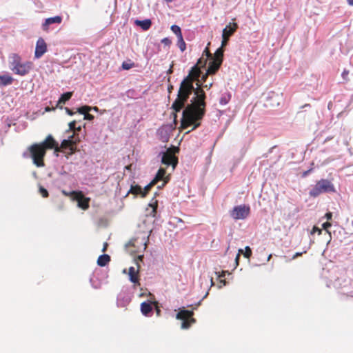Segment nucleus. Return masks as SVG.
Masks as SVG:
<instances>
[{"mask_svg": "<svg viewBox=\"0 0 353 353\" xmlns=\"http://www.w3.org/2000/svg\"><path fill=\"white\" fill-rule=\"evenodd\" d=\"M201 71L198 65L192 67L188 75L184 78L180 84L177 93V97L172 104L171 108L174 110L173 117L174 121L177 118V112H180L188 100L190 94L194 92L190 103L188 104L183 111L181 121V128L186 129L193 125L192 130L200 126V121L205 114V98L204 90L201 88V84L196 83L197 88H194L193 82L198 80Z\"/></svg>", "mask_w": 353, "mask_h": 353, "instance_id": "obj_1", "label": "nucleus"}, {"mask_svg": "<svg viewBox=\"0 0 353 353\" xmlns=\"http://www.w3.org/2000/svg\"><path fill=\"white\" fill-rule=\"evenodd\" d=\"M25 158H31L34 165L38 167L43 166L44 157V141L39 143H34L28 148V151L23 154Z\"/></svg>", "mask_w": 353, "mask_h": 353, "instance_id": "obj_2", "label": "nucleus"}, {"mask_svg": "<svg viewBox=\"0 0 353 353\" xmlns=\"http://www.w3.org/2000/svg\"><path fill=\"white\" fill-rule=\"evenodd\" d=\"M334 192L335 188L331 181L327 179H321L316 182L309 194L310 196L316 197L322 193Z\"/></svg>", "mask_w": 353, "mask_h": 353, "instance_id": "obj_3", "label": "nucleus"}, {"mask_svg": "<svg viewBox=\"0 0 353 353\" xmlns=\"http://www.w3.org/2000/svg\"><path fill=\"white\" fill-rule=\"evenodd\" d=\"M179 151L178 147L172 146L168 148L165 152H162L161 163L167 166L171 165L174 170L178 164V157L175 154Z\"/></svg>", "mask_w": 353, "mask_h": 353, "instance_id": "obj_4", "label": "nucleus"}, {"mask_svg": "<svg viewBox=\"0 0 353 353\" xmlns=\"http://www.w3.org/2000/svg\"><path fill=\"white\" fill-rule=\"evenodd\" d=\"M194 312L193 310H187L181 309L176 315V318L179 320H181V327L186 330L190 327L191 325L196 322V319L193 318Z\"/></svg>", "mask_w": 353, "mask_h": 353, "instance_id": "obj_5", "label": "nucleus"}, {"mask_svg": "<svg viewBox=\"0 0 353 353\" xmlns=\"http://www.w3.org/2000/svg\"><path fill=\"white\" fill-rule=\"evenodd\" d=\"M81 141V139L79 137H74V135H71L68 137V139H64L62 141L61 145V152H64L65 150H68L69 152L66 155L68 157L69 155H72L74 154L77 151V144Z\"/></svg>", "mask_w": 353, "mask_h": 353, "instance_id": "obj_6", "label": "nucleus"}, {"mask_svg": "<svg viewBox=\"0 0 353 353\" xmlns=\"http://www.w3.org/2000/svg\"><path fill=\"white\" fill-rule=\"evenodd\" d=\"M250 213V208L245 205L235 206L230 212V216L234 220L245 219Z\"/></svg>", "mask_w": 353, "mask_h": 353, "instance_id": "obj_7", "label": "nucleus"}, {"mask_svg": "<svg viewBox=\"0 0 353 353\" xmlns=\"http://www.w3.org/2000/svg\"><path fill=\"white\" fill-rule=\"evenodd\" d=\"M238 28V25L236 23H230L223 30L222 32V47H225L229 41L230 37H231Z\"/></svg>", "mask_w": 353, "mask_h": 353, "instance_id": "obj_8", "label": "nucleus"}, {"mask_svg": "<svg viewBox=\"0 0 353 353\" xmlns=\"http://www.w3.org/2000/svg\"><path fill=\"white\" fill-rule=\"evenodd\" d=\"M72 199L78 203V206L83 210H87L89 208L90 199L85 197L81 192H74L71 193Z\"/></svg>", "mask_w": 353, "mask_h": 353, "instance_id": "obj_9", "label": "nucleus"}, {"mask_svg": "<svg viewBox=\"0 0 353 353\" xmlns=\"http://www.w3.org/2000/svg\"><path fill=\"white\" fill-rule=\"evenodd\" d=\"M170 179V175H166L165 169L160 168L152 180L156 183V184H157L159 181H163L162 184L157 187L158 189H161L169 182Z\"/></svg>", "mask_w": 353, "mask_h": 353, "instance_id": "obj_10", "label": "nucleus"}, {"mask_svg": "<svg viewBox=\"0 0 353 353\" xmlns=\"http://www.w3.org/2000/svg\"><path fill=\"white\" fill-rule=\"evenodd\" d=\"M139 270H140V265H138V267L135 268L134 267H130L128 269V275L130 281L134 283V286H139Z\"/></svg>", "mask_w": 353, "mask_h": 353, "instance_id": "obj_11", "label": "nucleus"}, {"mask_svg": "<svg viewBox=\"0 0 353 353\" xmlns=\"http://www.w3.org/2000/svg\"><path fill=\"white\" fill-rule=\"evenodd\" d=\"M47 149H54V153L57 157L59 156V152H61V148L58 142L53 139L52 135L46 137V150Z\"/></svg>", "mask_w": 353, "mask_h": 353, "instance_id": "obj_12", "label": "nucleus"}, {"mask_svg": "<svg viewBox=\"0 0 353 353\" xmlns=\"http://www.w3.org/2000/svg\"><path fill=\"white\" fill-rule=\"evenodd\" d=\"M31 63L29 62L21 63L17 67L11 68V70L17 74L25 75L30 71Z\"/></svg>", "mask_w": 353, "mask_h": 353, "instance_id": "obj_13", "label": "nucleus"}, {"mask_svg": "<svg viewBox=\"0 0 353 353\" xmlns=\"http://www.w3.org/2000/svg\"><path fill=\"white\" fill-rule=\"evenodd\" d=\"M222 64V62H221L219 60H212L209 63V65L208 68V74H215L219 69L220 68L221 65Z\"/></svg>", "mask_w": 353, "mask_h": 353, "instance_id": "obj_14", "label": "nucleus"}, {"mask_svg": "<svg viewBox=\"0 0 353 353\" xmlns=\"http://www.w3.org/2000/svg\"><path fill=\"white\" fill-rule=\"evenodd\" d=\"M44 54V39L39 38L37 42L35 49V57L39 58Z\"/></svg>", "mask_w": 353, "mask_h": 353, "instance_id": "obj_15", "label": "nucleus"}, {"mask_svg": "<svg viewBox=\"0 0 353 353\" xmlns=\"http://www.w3.org/2000/svg\"><path fill=\"white\" fill-rule=\"evenodd\" d=\"M152 310V304L148 302H143L141 304V311L145 316H150V313Z\"/></svg>", "mask_w": 353, "mask_h": 353, "instance_id": "obj_16", "label": "nucleus"}, {"mask_svg": "<svg viewBox=\"0 0 353 353\" xmlns=\"http://www.w3.org/2000/svg\"><path fill=\"white\" fill-rule=\"evenodd\" d=\"M13 78L8 74L0 75V86H6L12 84Z\"/></svg>", "mask_w": 353, "mask_h": 353, "instance_id": "obj_17", "label": "nucleus"}, {"mask_svg": "<svg viewBox=\"0 0 353 353\" xmlns=\"http://www.w3.org/2000/svg\"><path fill=\"white\" fill-rule=\"evenodd\" d=\"M135 23L141 27L143 30H148L152 26V21L150 19H145L143 21L137 20Z\"/></svg>", "mask_w": 353, "mask_h": 353, "instance_id": "obj_18", "label": "nucleus"}, {"mask_svg": "<svg viewBox=\"0 0 353 353\" xmlns=\"http://www.w3.org/2000/svg\"><path fill=\"white\" fill-rule=\"evenodd\" d=\"M110 261V256L108 254H102L97 259V265L103 267L105 266Z\"/></svg>", "mask_w": 353, "mask_h": 353, "instance_id": "obj_19", "label": "nucleus"}, {"mask_svg": "<svg viewBox=\"0 0 353 353\" xmlns=\"http://www.w3.org/2000/svg\"><path fill=\"white\" fill-rule=\"evenodd\" d=\"M62 21V17L61 16H55L53 17H50L46 19V27L48 26L52 23H58L60 24Z\"/></svg>", "mask_w": 353, "mask_h": 353, "instance_id": "obj_20", "label": "nucleus"}, {"mask_svg": "<svg viewBox=\"0 0 353 353\" xmlns=\"http://www.w3.org/2000/svg\"><path fill=\"white\" fill-rule=\"evenodd\" d=\"M21 59L17 54H12L10 57V68L17 67V65H19L21 63Z\"/></svg>", "mask_w": 353, "mask_h": 353, "instance_id": "obj_21", "label": "nucleus"}, {"mask_svg": "<svg viewBox=\"0 0 353 353\" xmlns=\"http://www.w3.org/2000/svg\"><path fill=\"white\" fill-rule=\"evenodd\" d=\"M132 194L134 195L140 194L142 196V188L139 185H132L128 194Z\"/></svg>", "mask_w": 353, "mask_h": 353, "instance_id": "obj_22", "label": "nucleus"}, {"mask_svg": "<svg viewBox=\"0 0 353 353\" xmlns=\"http://www.w3.org/2000/svg\"><path fill=\"white\" fill-rule=\"evenodd\" d=\"M72 96V92H68L61 94V97L58 101V104H64L66 101H68Z\"/></svg>", "mask_w": 353, "mask_h": 353, "instance_id": "obj_23", "label": "nucleus"}, {"mask_svg": "<svg viewBox=\"0 0 353 353\" xmlns=\"http://www.w3.org/2000/svg\"><path fill=\"white\" fill-rule=\"evenodd\" d=\"M223 48L224 47H222V46L219 48L215 53H214V57L212 60H219L221 62H223V52H224V50H223Z\"/></svg>", "mask_w": 353, "mask_h": 353, "instance_id": "obj_24", "label": "nucleus"}, {"mask_svg": "<svg viewBox=\"0 0 353 353\" xmlns=\"http://www.w3.org/2000/svg\"><path fill=\"white\" fill-rule=\"evenodd\" d=\"M177 46L181 52H184L186 49V44L183 38V35L177 37Z\"/></svg>", "mask_w": 353, "mask_h": 353, "instance_id": "obj_25", "label": "nucleus"}, {"mask_svg": "<svg viewBox=\"0 0 353 353\" xmlns=\"http://www.w3.org/2000/svg\"><path fill=\"white\" fill-rule=\"evenodd\" d=\"M157 185L156 183L152 180L150 183H148L143 190H142V197H145L148 192L150 190V189L154 186Z\"/></svg>", "mask_w": 353, "mask_h": 353, "instance_id": "obj_26", "label": "nucleus"}, {"mask_svg": "<svg viewBox=\"0 0 353 353\" xmlns=\"http://www.w3.org/2000/svg\"><path fill=\"white\" fill-rule=\"evenodd\" d=\"M170 29L172 32L176 34V37L182 35L181 28L179 26L172 25Z\"/></svg>", "mask_w": 353, "mask_h": 353, "instance_id": "obj_27", "label": "nucleus"}, {"mask_svg": "<svg viewBox=\"0 0 353 353\" xmlns=\"http://www.w3.org/2000/svg\"><path fill=\"white\" fill-rule=\"evenodd\" d=\"M76 123H77L76 121H72L70 122L68 124L69 129H68V132H72L73 134L72 135H74V137H75Z\"/></svg>", "mask_w": 353, "mask_h": 353, "instance_id": "obj_28", "label": "nucleus"}, {"mask_svg": "<svg viewBox=\"0 0 353 353\" xmlns=\"http://www.w3.org/2000/svg\"><path fill=\"white\" fill-rule=\"evenodd\" d=\"M91 110V108L90 106H88V105H84V106H82L81 108H79L78 109V112L80 113V114H85L86 113H88L90 110Z\"/></svg>", "mask_w": 353, "mask_h": 353, "instance_id": "obj_29", "label": "nucleus"}, {"mask_svg": "<svg viewBox=\"0 0 353 353\" xmlns=\"http://www.w3.org/2000/svg\"><path fill=\"white\" fill-rule=\"evenodd\" d=\"M207 62V59L200 58L195 65H198L199 68L205 67Z\"/></svg>", "mask_w": 353, "mask_h": 353, "instance_id": "obj_30", "label": "nucleus"}, {"mask_svg": "<svg viewBox=\"0 0 353 353\" xmlns=\"http://www.w3.org/2000/svg\"><path fill=\"white\" fill-rule=\"evenodd\" d=\"M243 255L245 258L249 259L252 255V250L249 246H246Z\"/></svg>", "mask_w": 353, "mask_h": 353, "instance_id": "obj_31", "label": "nucleus"}, {"mask_svg": "<svg viewBox=\"0 0 353 353\" xmlns=\"http://www.w3.org/2000/svg\"><path fill=\"white\" fill-rule=\"evenodd\" d=\"M150 205L152 208V211L151 215L152 216H155L156 213H157V206H158L157 201H155V202L152 204H150Z\"/></svg>", "mask_w": 353, "mask_h": 353, "instance_id": "obj_32", "label": "nucleus"}, {"mask_svg": "<svg viewBox=\"0 0 353 353\" xmlns=\"http://www.w3.org/2000/svg\"><path fill=\"white\" fill-rule=\"evenodd\" d=\"M161 43L163 45L169 47L172 44V41L169 38L165 37V38H163V39H161Z\"/></svg>", "mask_w": 353, "mask_h": 353, "instance_id": "obj_33", "label": "nucleus"}, {"mask_svg": "<svg viewBox=\"0 0 353 353\" xmlns=\"http://www.w3.org/2000/svg\"><path fill=\"white\" fill-rule=\"evenodd\" d=\"M134 65V63H126V62H123L122 63V68L124 69V70H130V68H132Z\"/></svg>", "mask_w": 353, "mask_h": 353, "instance_id": "obj_34", "label": "nucleus"}, {"mask_svg": "<svg viewBox=\"0 0 353 353\" xmlns=\"http://www.w3.org/2000/svg\"><path fill=\"white\" fill-rule=\"evenodd\" d=\"M143 255L141 254V255H139L135 259H134V261H135V263L137 264V267H138V265H140L139 263L140 262H143Z\"/></svg>", "mask_w": 353, "mask_h": 353, "instance_id": "obj_35", "label": "nucleus"}, {"mask_svg": "<svg viewBox=\"0 0 353 353\" xmlns=\"http://www.w3.org/2000/svg\"><path fill=\"white\" fill-rule=\"evenodd\" d=\"M203 54H205L207 58L206 59H208V58H210L212 59V54L210 53V50H209V48H208V46H207L205 48V49L203 51Z\"/></svg>", "mask_w": 353, "mask_h": 353, "instance_id": "obj_36", "label": "nucleus"}, {"mask_svg": "<svg viewBox=\"0 0 353 353\" xmlns=\"http://www.w3.org/2000/svg\"><path fill=\"white\" fill-rule=\"evenodd\" d=\"M84 119L89 120V121L93 120L94 116L88 112L84 115Z\"/></svg>", "mask_w": 353, "mask_h": 353, "instance_id": "obj_37", "label": "nucleus"}, {"mask_svg": "<svg viewBox=\"0 0 353 353\" xmlns=\"http://www.w3.org/2000/svg\"><path fill=\"white\" fill-rule=\"evenodd\" d=\"M331 225H332V224L328 221L323 223V225H322L323 229H325V230H327V228H330Z\"/></svg>", "mask_w": 353, "mask_h": 353, "instance_id": "obj_38", "label": "nucleus"}, {"mask_svg": "<svg viewBox=\"0 0 353 353\" xmlns=\"http://www.w3.org/2000/svg\"><path fill=\"white\" fill-rule=\"evenodd\" d=\"M316 232H318L319 234H321V230L319 229V228L314 226L312 229V233H315Z\"/></svg>", "mask_w": 353, "mask_h": 353, "instance_id": "obj_39", "label": "nucleus"}, {"mask_svg": "<svg viewBox=\"0 0 353 353\" xmlns=\"http://www.w3.org/2000/svg\"><path fill=\"white\" fill-rule=\"evenodd\" d=\"M39 192L41 193L42 196L44 197V187L43 185H41V184H39Z\"/></svg>", "mask_w": 353, "mask_h": 353, "instance_id": "obj_40", "label": "nucleus"}, {"mask_svg": "<svg viewBox=\"0 0 353 353\" xmlns=\"http://www.w3.org/2000/svg\"><path fill=\"white\" fill-rule=\"evenodd\" d=\"M312 170V169L311 168V169H310V170H306V171L303 172V174H302L303 177H305L306 176H307V174H309Z\"/></svg>", "mask_w": 353, "mask_h": 353, "instance_id": "obj_41", "label": "nucleus"}, {"mask_svg": "<svg viewBox=\"0 0 353 353\" xmlns=\"http://www.w3.org/2000/svg\"><path fill=\"white\" fill-rule=\"evenodd\" d=\"M325 217L327 218V220H330L332 217V214L331 212H327L325 214Z\"/></svg>", "mask_w": 353, "mask_h": 353, "instance_id": "obj_42", "label": "nucleus"}, {"mask_svg": "<svg viewBox=\"0 0 353 353\" xmlns=\"http://www.w3.org/2000/svg\"><path fill=\"white\" fill-rule=\"evenodd\" d=\"M81 130V126L76 127V129H75V137H79L78 134H77V132H80Z\"/></svg>", "mask_w": 353, "mask_h": 353, "instance_id": "obj_43", "label": "nucleus"}, {"mask_svg": "<svg viewBox=\"0 0 353 353\" xmlns=\"http://www.w3.org/2000/svg\"><path fill=\"white\" fill-rule=\"evenodd\" d=\"M210 74H208V72L202 76V78H201V80L202 81H206V79L208 78V76Z\"/></svg>", "mask_w": 353, "mask_h": 353, "instance_id": "obj_44", "label": "nucleus"}, {"mask_svg": "<svg viewBox=\"0 0 353 353\" xmlns=\"http://www.w3.org/2000/svg\"><path fill=\"white\" fill-rule=\"evenodd\" d=\"M348 71L347 70H344L343 72H342V77L343 79H345L346 77L347 76L348 74Z\"/></svg>", "mask_w": 353, "mask_h": 353, "instance_id": "obj_45", "label": "nucleus"}, {"mask_svg": "<svg viewBox=\"0 0 353 353\" xmlns=\"http://www.w3.org/2000/svg\"><path fill=\"white\" fill-rule=\"evenodd\" d=\"M65 110H66V112L69 114V115H73L74 114V112L70 110L69 108H65Z\"/></svg>", "mask_w": 353, "mask_h": 353, "instance_id": "obj_46", "label": "nucleus"}, {"mask_svg": "<svg viewBox=\"0 0 353 353\" xmlns=\"http://www.w3.org/2000/svg\"><path fill=\"white\" fill-rule=\"evenodd\" d=\"M302 255V252H296L292 257L293 259Z\"/></svg>", "mask_w": 353, "mask_h": 353, "instance_id": "obj_47", "label": "nucleus"}, {"mask_svg": "<svg viewBox=\"0 0 353 353\" xmlns=\"http://www.w3.org/2000/svg\"><path fill=\"white\" fill-rule=\"evenodd\" d=\"M172 68H173V64H172L170 65V68L168 69V70L167 72L168 74H172L173 72Z\"/></svg>", "mask_w": 353, "mask_h": 353, "instance_id": "obj_48", "label": "nucleus"}, {"mask_svg": "<svg viewBox=\"0 0 353 353\" xmlns=\"http://www.w3.org/2000/svg\"><path fill=\"white\" fill-rule=\"evenodd\" d=\"M242 252H243V250H242L241 249L239 250V253ZM239 257H240V254H238L236 255V261L237 263H238V261H239Z\"/></svg>", "mask_w": 353, "mask_h": 353, "instance_id": "obj_49", "label": "nucleus"}, {"mask_svg": "<svg viewBox=\"0 0 353 353\" xmlns=\"http://www.w3.org/2000/svg\"><path fill=\"white\" fill-rule=\"evenodd\" d=\"M173 90V85H170L168 88V92L169 93H171L172 90Z\"/></svg>", "mask_w": 353, "mask_h": 353, "instance_id": "obj_50", "label": "nucleus"}, {"mask_svg": "<svg viewBox=\"0 0 353 353\" xmlns=\"http://www.w3.org/2000/svg\"><path fill=\"white\" fill-rule=\"evenodd\" d=\"M225 272L224 271H223L221 274L218 275L219 278L221 279L222 277H224L225 276Z\"/></svg>", "mask_w": 353, "mask_h": 353, "instance_id": "obj_51", "label": "nucleus"}, {"mask_svg": "<svg viewBox=\"0 0 353 353\" xmlns=\"http://www.w3.org/2000/svg\"><path fill=\"white\" fill-rule=\"evenodd\" d=\"M108 247V243H105L104 245H103V252H105L106 250V248Z\"/></svg>", "mask_w": 353, "mask_h": 353, "instance_id": "obj_52", "label": "nucleus"}, {"mask_svg": "<svg viewBox=\"0 0 353 353\" xmlns=\"http://www.w3.org/2000/svg\"><path fill=\"white\" fill-rule=\"evenodd\" d=\"M156 310H157V315L159 316L161 310H159V308L157 306H156Z\"/></svg>", "mask_w": 353, "mask_h": 353, "instance_id": "obj_53", "label": "nucleus"}, {"mask_svg": "<svg viewBox=\"0 0 353 353\" xmlns=\"http://www.w3.org/2000/svg\"><path fill=\"white\" fill-rule=\"evenodd\" d=\"M220 103L221 104H225V103H227V101H225V99H221V101H220Z\"/></svg>", "mask_w": 353, "mask_h": 353, "instance_id": "obj_54", "label": "nucleus"}, {"mask_svg": "<svg viewBox=\"0 0 353 353\" xmlns=\"http://www.w3.org/2000/svg\"><path fill=\"white\" fill-rule=\"evenodd\" d=\"M347 3L350 6H353V0H347Z\"/></svg>", "mask_w": 353, "mask_h": 353, "instance_id": "obj_55", "label": "nucleus"}, {"mask_svg": "<svg viewBox=\"0 0 353 353\" xmlns=\"http://www.w3.org/2000/svg\"><path fill=\"white\" fill-rule=\"evenodd\" d=\"M220 282H221V283H223V285H225V284H226V282H225V280H222V279H221V280H220Z\"/></svg>", "mask_w": 353, "mask_h": 353, "instance_id": "obj_56", "label": "nucleus"}, {"mask_svg": "<svg viewBox=\"0 0 353 353\" xmlns=\"http://www.w3.org/2000/svg\"><path fill=\"white\" fill-rule=\"evenodd\" d=\"M50 110V108H48V107H46V108H45L46 112H48V111H49Z\"/></svg>", "mask_w": 353, "mask_h": 353, "instance_id": "obj_57", "label": "nucleus"}, {"mask_svg": "<svg viewBox=\"0 0 353 353\" xmlns=\"http://www.w3.org/2000/svg\"><path fill=\"white\" fill-rule=\"evenodd\" d=\"M129 244H130L132 245H134V241H129Z\"/></svg>", "mask_w": 353, "mask_h": 353, "instance_id": "obj_58", "label": "nucleus"}, {"mask_svg": "<svg viewBox=\"0 0 353 353\" xmlns=\"http://www.w3.org/2000/svg\"><path fill=\"white\" fill-rule=\"evenodd\" d=\"M146 247H147V244H146V243H143V249L145 250L146 248Z\"/></svg>", "mask_w": 353, "mask_h": 353, "instance_id": "obj_59", "label": "nucleus"}, {"mask_svg": "<svg viewBox=\"0 0 353 353\" xmlns=\"http://www.w3.org/2000/svg\"><path fill=\"white\" fill-rule=\"evenodd\" d=\"M48 191L46 190V197H48Z\"/></svg>", "mask_w": 353, "mask_h": 353, "instance_id": "obj_60", "label": "nucleus"}, {"mask_svg": "<svg viewBox=\"0 0 353 353\" xmlns=\"http://www.w3.org/2000/svg\"><path fill=\"white\" fill-rule=\"evenodd\" d=\"M272 257V254H270L268 258V260L269 261L270 259V258Z\"/></svg>", "mask_w": 353, "mask_h": 353, "instance_id": "obj_61", "label": "nucleus"}, {"mask_svg": "<svg viewBox=\"0 0 353 353\" xmlns=\"http://www.w3.org/2000/svg\"><path fill=\"white\" fill-rule=\"evenodd\" d=\"M305 106H310V104H305V105H304V107H305Z\"/></svg>", "mask_w": 353, "mask_h": 353, "instance_id": "obj_62", "label": "nucleus"}, {"mask_svg": "<svg viewBox=\"0 0 353 353\" xmlns=\"http://www.w3.org/2000/svg\"><path fill=\"white\" fill-rule=\"evenodd\" d=\"M205 88H208V87L209 88V85H205Z\"/></svg>", "mask_w": 353, "mask_h": 353, "instance_id": "obj_63", "label": "nucleus"}, {"mask_svg": "<svg viewBox=\"0 0 353 353\" xmlns=\"http://www.w3.org/2000/svg\"><path fill=\"white\" fill-rule=\"evenodd\" d=\"M205 88H208V87L209 88V85H205Z\"/></svg>", "mask_w": 353, "mask_h": 353, "instance_id": "obj_64", "label": "nucleus"}]
</instances>
